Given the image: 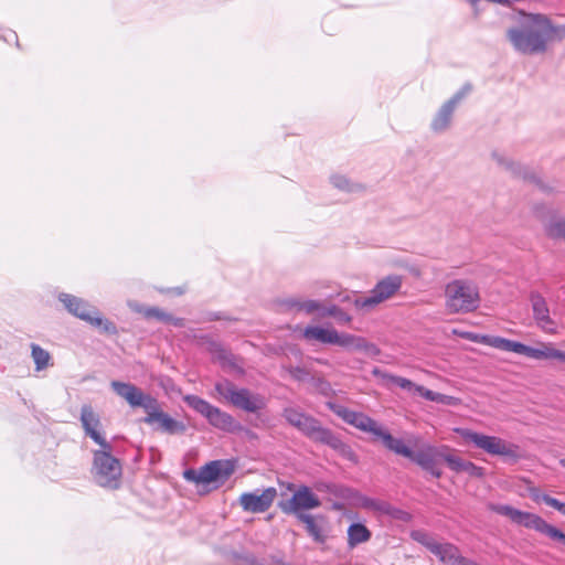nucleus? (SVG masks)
<instances>
[{
  "label": "nucleus",
  "instance_id": "obj_1",
  "mask_svg": "<svg viewBox=\"0 0 565 565\" xmlns=\"http://www.w3.org/2000/svg\"><path fill=\"white\" fill-rule=\"evenodd\" d=\"M110 387L118 396L124 398L130 407L143 408L146 412L143 422L146 424L151 426L156 425V429L170 435L183 433L185 430L183 423L175 420L169 414L164 413L161 409L158 399L152 395L145 393L138 386L131 383L111 381Z\"/></svg>",
  "mask_w": 565,
  "mask_h": 565
},
{
  "label": "nucleus",
  "instance_id": "obj_2",
  "mask_svg": "<svg viewBox=\"0 0 565 565\" xmlns=\"http://www.w3.org/2000/svg\"><path fill=\"white\" fill-rule=\"evenodd\" d=\"M520 19L515 26L507 31V38L513 49L525 55H534L547 50V17L542 13L519 12Z\"/></svg>",
  "mask_w": 565,
  "mask_h": 565
},
{
  "label": "nucleus",
  "instance_id": "obj_3",
  "mask_svg": "<svg viewBox=\"0 0 565 565\" xmlns=\"http://www.w3.org/2000/svg\"><path fill=\"white\" fill-rule=\"evenodd\" d=\"M285 419L308 438L330 446L333 449L344 447L343 443L328 428L320 425L319 420L305 414L296 407H286L282 412Z\"/></svg>",
  "mask_w": 565,
  "mask_h": 565
},
{
  "label": "nucleus",
  "instance_id": "obj_4",
  "mask_svg": "<svg viewBox=\"0 0 565 565\" xmlns=\"http://www.w3.org/2000/svg\"><path fill=\"white\" fill-rule=\"evenodd\" d=\"M480 305L477 285L467 279H454L445 287V307L449 313H468Z\"/></svg>",
  "mask_w": 565,
  "mask_h": 565
},
{
  "label": "nucleus",
  "instance_id": "obj_5",
  "mask_svg": "<svg viewBox=\"0 0 565 565\" xmlns=\"http://www.w3.org/2000/svg\"><path fill=\"white\" fill-rule=\"evenodd\" d=\"M402 285V276L388 275L379 280L369 295L354 298L352 303L359 311L371 312L384 301L393 298L399 291Z\"/></svg>",
  "mask_w": 565,
  "mask_h": 565
},
{
  "label": "nucleus",
  "instance_id": "obj_6",
  "mask_svg": "<svg viewBox=\"0 0 565 565\" xmlns=\"http://www.w3.org/2000/svg\"><path fill=\"white\" fill-rule=\"evenodd\" d=\"M94 480L105 488L116 489L119 487L121 477V465L118 459L111 456V446L94 451L93 461Z\"/></svg>",
  "mask_w": 565,
  "mask_h": 565
},
{
  "label": "nucleus",
  "instance_id": "obj_7",
  "mask_svg": "<svg viewBox=\"0 0 565 565\" xmlns=\"http://www.w3.org/2000/svg\"><path fill=\"white\" fill-rule=\"evenodd\" d=\"M215 391L233 406L247 413H257L266 406L264 396L247 388H239L227 380L217 382Z\"/></svg>",
  "mask_w": 565,
  "mask_h": 565
},
{
  "label": "nucleus",
  "instance_id": "obj_8",
  "mask_svg": "<svg viewBox=\"0 0 565 565\" xmlns=\"http://www.w3.org/2000/svg\"><path fill=\"white\" fill-rule=\"evenodd\" d=\"M58 299L61 302H63L67 311L73 316L86 321L94 327L102 328L106 333H117L116 326L111 321L104 319L99 315V311L87 301L70 294H61Z\"/></svg>",
  "mask_w": 565,
  "mask_h": 565
},
{
  "label": "nucleus",
  "instance_id": "obj_9",
  "mask_svg": "<svg viewBox=\"0 0 565 565\" xmlns=\"http://www.w3.org/2000/svg\"><path fill=\"white\" fill-rule=\"evenodd\" d=\"M455 431L465 440L472 443L477 448L482 449L489 455L510 458L518 457L519 447L500 437L483 435L468 428H456Z\"/></svg>",
  "mask_w": 565,
  "mask_h": 565
},
{
  "label": "nucleus",
  "instance_id": "obj_10",
  "mask_svg": "<svg viewBox=\"0 0 565 565\" xmlns=\"http://www.w3.org/2000/svg\"><path fill=\"white\" fill-rule=\"evenodd\" d=\"M286 488L292 491V495L289 500L279 502L278 507L284 513L298 519L299 514H307L306 511L321 505L320 499L308 486L301 484L296 488L294 483H287Z\"/></svg>",
  "mask_w": 565,
  "mask_h": 565
},
{
  "label": "nucleus",
  "instance_id": "obj_11",
  "mask_svg": "<svg viewBox=\"0 0 565 565\" xmlns=\"http://www.w3.org/2000/svg\"><path fill=\"white\" fill-rule=\"evenodd\" d=\"M184 402L195 412L204 416L212 426L218 429L233 431L237 426L232 415L223 412L216 406H213L196 395L184 396Z\"/></svg>",
  "mask_w": 565,
  "mask_h": 565
},
{
  "label": "nucleus",
  "instance_id": "obj_12",
  "mask_svg": "<svg viewBox=\"0 0 565 565\" xmlns=\"http://www.w3.org/2000/svg\"><path fill=\"white\" fill-rule=\"evenodd\" d=\"M489 509L498 514L508 516L512 522L527 529H533L550 537L554 526L537 514L524 512L507 504H490Z\"/></svg>",
  "mask_w": 565,
  "mask_h": 565
},
{
  "label": "nucleus",
  "instance_id": "obj_13",
  "mask_svg": "<svg viewBox=\"0 0 565 565\" xmlns=\"http://www.w3.org/2000/svg\"><path fill=\"white\" fill-rule=\"evenodd\" d=\"M451 451L447 446L434 447L425 446L418 451H413L411 460L417 463L422 469L429 472L435 478H440L443 471L438 467V460L446 462L447 457H451Z\"/></svg>",
  "mask_w": 565,
  "mask_h": 565
},
{
  "label": "nucleus",
  "instance_id": "obj_14",
  "mask_svg": "<svg viewBox=\"0 0 565 565\" xmlns=\"http://www.w3.org/2000/svg\"><path fill=\"white\" fill-rule=\"evenodd\" d=\"M233 472V468L225 461L213 460L201 467L199 470L188 469L183 476L186 480L198 484H207L218 480L227 479Z\"/></svg>",
  "mask_w": 565,
  "mask_h": 565
},
{
  "label": "nucleus",
  "instance_id": "obj_15",
  "mask_svg": "<svg viewBox=\"0 0 565 565\" xmlns=\"http://www.w3.org/2000/svg\"><path fill=\"white\" fill-rule=\"evenodd\" d=\"M277 497V490L269 487L262 492H244L241 494L238 502L242 509L248 513H263L267 511Z\"/></svg>",
  "mask_w": 565,
  "mask_h": 565
},
{
  "label": "nucleus",
  "instance_id": "obj_16",
  "mask_svg": "<svg viewBox=\"0 0 565 565\" xmlns=\"http://www.w3.org/2000/svg\"><path fill=\"white\" fill-rule=\"evenodd\" d=\"M328 406L337 416L343 419L347 424L352 425L362 431L375 435L381 426L380 424H377V422H375L370 416L363 413L355 412L349 409L345 406L333 403H329Z\"/></svg>",
  "mask_w": 565,
  "mask_h": 565
},
{
  "label": "nucleus",
  "instance_id": "obj_17",
  "mask_svg": "<svg viewBox=\"0 0 565 565\" xmlns=\"http://www.w3.org/2000/svg\"><path fill=\"white\" fill-rule=\"evenodd\" d=\"M529 300L536 326L547 334H556L557 326L550 315V308L545 298L540 292L532 291Z\"/></svg>",
  "mask_w": 565,
  "mask_h": 565
},
{
  "label": "nucleus",
  "instance_id": "obj_18",
  "mask_svg": "<svg viewBox=\"0 0 565 565\" xmlns=\"http://www.w3.org/2000/svg\"><path fill=\"white\" fill-rule=\"evenodd\" d=\"M414 539L422 542L433 554H435L443 563L449 565H458L462 555L459 548L450 543H437L433 539L422 533H415Z\"/></svg>",
  "mask_w": 565,
  "mask_h": 565
},
{
  "label": "nucleus",
  "instance_id": "obj_19",
  "mask_svg": "<svg viewBox=\"0 0 565 565\" xmlns=\"http://www.w3.org/2000/svg\"><path fill=\"white\" fill-rule=\"evenodd\" d=\"M471 90V85L466 84L448 102H446L431 121V129L436 132L445 131L451 121L452 114L460 100Z\"/></svg>",
  "mask_w": 565,
  "mask_h": 565
},
{
  "label": "nucleus",
  "instance_id": "obj_20",
  "mask_svg": "<svg viewBox=\"0 0 565 565\" xmlns=\"http://www.w3.org/2000/svg\"><path fill=\"white\" fill-rule=\"evenodd\" d=\"M483 342L492 348L502 351L523 354L535 360L537 359L539 348L529 347L518 341H513L501 337H484Z\"/></svg>",
  "mask_w": 565,
  "mask_h": 565
},
{
  "label": "nucleus",
  "instance_id": "obj_21",
  "mask_svg": "<svg viewBox=\"0 0 565 565\" xmlns=\"http://www.w3.org/2000/svg\"><path fill=\"white\" fill-rule=\"evenodd\" d=\"M81 422H82V426L87 436H89L102 448H109V443L98 431V427L100 425V419H99V416L94 413L92 406H89V405L82 406Z\"/></svg>",
  "mask_w": 565,
  "mask_h": 565
},
{
  "label": "nucleus",
  "instance_id": "obj_22",
  "mask_svg": "<svg viewBox=\"0 0 565 565\" xmlns=\"http://www.w3.org/2000/svg\"><path fill=\"white\" fill-rule=\"evenodd\" d=\"M297 520L305 524L308 535L311 536L315 542L324 543L327 541L328 536L323 526L326 523L324 515L299 514Z\"/></svg>",
  "mask_w": 565,
  "mask_h": 565
},
{
  "label": "nucleus",
  "instance_id": "obj_23",
  "mask_svg": "<svg viewBox=\"0 0 565 565\" xmlns=\"http://www.w3.org/2000/svg\"><path fill=\"white\" fill-rule=\"evenodd\" d=\"M492 156L501 168L509 171L514 177H519L524 180L534 179V174L526 167L522 166L519 162H515L514 160L508 158L503 153L493 152Z\"/></svg>",
  "mask_w": 565,
  "mask_h": 565
},
{
  "label": "nucleus",
  "instance_id": "obj_24",
  "mask_svg": "<svg viewBox=\"0 0 565 565\" xmlns=\"http://www.w3.org/2000/svg\"><path fill=\"white\" fill-rule=\"evenodd\" d=\"M374 436L380 438L387 449L397 455L404 456L408 459L413 455V450L406 446L402 439L394 438L387 430L383 429L382 426H380Z\"/></svg>",
  "mask_w": 565,
  "mask_h": 565
},
{
  "label": "nucleus",
  "instance_id": "obj_25",
  "mask_svg": "<svg viewBox=\"0 0 565 565\" xmlns=\"http://www.w3.org/2000/svg\"><path fill=\"white\" fill-rule=\"evenodd\" d=\"M446 463L455 472H466L475 478H482L484 476V469L475 465L471 461L465 460L454 454L451 457L446 458Z\"/></svg>",
  "mask_w": 565,
  "mask_h": 565
},
{
  "label": "nucleus",
  "instance_id": "obj_26",
  "mask_svg": "<svg viewBox=\"0 0 565 565\" xmlns=\"http://www.w3.org/2000/svg\"><path fill=\"white\" fill-rule=\"evenodd\" d=\"M348 547L353 550L360 544L366 543L372 537V532L360 522L352 523L347 531Z\"/></svg>",
  "mask_w": 565,
  "mask_h": 565
},
{
  "label": "nucleus",
  "instance_id": "obj_27",
  "mask_svg": "<svg viewBox=\"0 0 565 565\" xmlns=\"http://www.w3.org/2000/svg\"><path fill=\"white\" fill-rule=\"evenodd\" d=\"M372 374L375 377L381 379L385 383L395 384L398 387H401V388H403L405 391H408V392L415 393V387H418V385L413 383L411 380L402 377V376H397V375H393V374L386 373V372L380 370L379 367H374L373 371H372Z\"/></svg>",
  "mask_w": 565,
  "mask_h": 565
},
{
  "label": "nucleus",
  "instance_id": "obj_28",
  "mask_svg": "<svg viewBox=\"0 0 565 565\" xmlns=\"http://www.w3.org/2000/svg\"><path fill=\"white\" fill-rule=\"evenodd\" d=\"M334 329H324L322 327H307L302 335L308 341H318L321 343L332 344Z\"/></svg>",
  "mask_w": 565,
  "mask_h": 565
},
{
  "label": "nucleus",
  "instance_id": "obj_29",
  "mask_svg": "<svg viewBox=\"0 0 565 565\" xmlns=\"http://www.w3.org/2000/svg\"><path fill=\"white\" fill-rule=\"evenodd\" d=\"M31 355L35 363V370L42 371L51 365V354L39 344H31Z\"/></svg>",
  "mask_w": 565,
  "mask_h": 565
},
{
  "label": "nucleus",
  "instance_id": "obj_30",
  "mask_svg": "<svg viewBox=\"0 0 565 565\" xmlns=\"http://www.w3.org/2000/svg\"><path fill=\"white\" fill-rule=\"evenodd\" d=\"M209 352L224 365H233L234 355L227 351L221 343L211 341L207 347Z\"/></svg>",
  "mask_w": 565,
  "mask_h": 565
},
{
  "label": "nucleus",
  "instance_id": "obj_31",
  "mask_svg": "<svg viewBox=\"0 0 565 565\" xmlns=\"http://www.w3.org/2000/svg\"><path fill=\"white\" fill-rule=\"evenodd\" d=\"M286 303L290 308H297L298 310L305 311L307 313H312L315 311H318L321 315V312L323 311V308H324V306H322V303L317 300L299 301V300L290 299Z\"/></svg>",
  "mask_w": 565,
  "mask_h": 565
},
{
  "label": "nucleus",
  "instance_id": "obj_32",
  "mask_svg": "<svg viewBox=\"0 0 565 565\" xmlns=\"http://www.w3.org/2000/svg\"><path fill=\"white\" fill-rule=\"evenodd\" d=\"M536 360H559L565 363V352L553 348L551 343H542Z\"/></svg>",
  "mask_w": 565,
  "mask_h": 565
},
{
  "label": "nucleus",
  "instance_id": "obj_33",
  "mask_svg": "<svg viewBox=\"0 0 565 565\" xmlns=\"http://www.w3.org/2000/svg\"><path fill=\"white\" fill-rule=\"evenodd\" d=\"M331 183L334 188L345 192H356L362 189L360 184L353 183L347 177L340 174L332 175Z\"/></svg>",
  "mask_w": 565,
  "mask_h": 565
},
{
  "label": "nucleus",
  "instance_id": "obj_34",
  "mask_svg": "<svg viewBox=\"0 0 565 565\" xmlns=\"http://www.w3.org/2000/svg\"><path fill=\"white\" fill-rule=\"evenodd\" d=\"M546 235L551 238L565 239V220H553L545 226Z\"/></svg>",
  "mask_w": 565,
  "mask_h": 565
},
{
  "label": "nucleus",
  "instance_id": "obj_35",
  "mask_svg": "<svg viewBox=\"0 0 565 565\" xmlns=\"http://www.w3.org/2000/svg\"><path fill=\"white\" fill-rule=\"evenodd\" d=\"M138 312H141L147 319H157L160 321H170L171 315L162 311L159 308L151 307V308H141V307H132Z\"/></svg>",
  "mask_w": 565,
  "mask_h": 565
},
{
  "label": "nucleus",
  "instance_id": "obj_36",
  "mask_svg": "<svg viewBox=\"0 0 565 565\" xmlns=\"http://www.w3.org/2000/svg\"><path fill=\"white\" fill-rule=\"evenodd\" d=\"M321 317H334L341 322H350L351 317L344 312L340 307L335 305H331L329 307H324L323 311L321 312Z\"/></svg>",
  "mask_w": 565,
  "mask_h": 565
},
{
  "label": "nucleus",
  "instance_id": "obj_37",
  "mask_svg": "<svg viewBox=\"0 0 565 565\" xmlns=\"http://www.w3.org/2000/svg\"><path fill=\"white\" fill-rule=\"evenodd\" d=\"M354 335L350 333H339L337 330L333 331L332 344L340 345L345 349H351Z\"/></svg>",
  "mask_w": 565,
  "mask_h": 565
},
{
  "label": "nucleus",
  "instance_id": "obj_38",
  "mask_svg": "<svg viewBox=\"0 0 565 565\" xmlns=\"http://www.w3.org/2000/svg\"><path fill=\"white\" fill-rule=\"evenodd\" d=\"M309 383L312 385L315 391H317L318 393H320L322 395H329V393L331 392L330 383L320 376L312 375L310 377Z\"/></svg>",
  "mask_w": 565,
  "mask_h": 565
},
{
  "label": "nucleus",
  "instance_id": "obj_39",
  "mask_svg": "<svg viewBox=\"0 0 565 565\" xmlns=\"http://www.w3.org/2000/svg\"><path fill=\"white\" fill-rule=\"evenodd\" d=\"M354 340L355 341H353V343L351 345V349H354V350H358V351H365V352H369V353H372V354L379 353L377 348L374 344L369 343L367 341H365V339H363L361 337L354 335Z\"/></svg>",
  "mask_w": 565,
  "mask_h": 565
},
{
  "label": "nucleus",
  "instance_id": "obj_40",
  "mask_svg": "<svg viewBox=\"0 0 565 565\" xmlns=\"http://www.w3.org/2000/svg\"><path fill=\"white\" fill-rule=\"evenodd\" d=\"M533 499L536 501L542 500L545 504L556 509L563 515H565V503L558 501L557 499H555L548 494H542V495L533 494Z\"/></svg>",
  "mask_w": 565,
  "mask_h": 565
},
{
  "label": "nucleus",
  "instance_id": "obj_41",
  "mask_svg": "<svg viewBox=\"0 0 565 565\" xmlns=\"http://www.w3.org/2000/svg\"><path fill=\"white\" fill-rule=\"evenodd\" d=\"M287 371L292 379L298 382H310V377L312 376L307 369L300 366H290Z\"/></svg>",
  "mask_w": 565,
  "mask_h": 565
},
{
  "label": "nucleus",
  "instance_id": "obj_42",
  "mask_svg": "<svg viewBox=\"0 0 565 565\" xmlns=\"http://www.w3.org/2000/svg\"><path fill=\"white\" fill-rule=\"evenodd\" d=\"M548 31H547V43L553 40H563L565 38V25H553L551 20L547 18Z\"/></svg>",
  "mask_w": 565,
  "mask_h": 565
},
{
  "label": "nucleus",
  "instance_id": "obj_43",
  "mask_svg": "<svg viewBox=\"0 0 565 565\" xmlns=\"http://www.w3.org/2000/svg\"><path fill=\"white\" fill-rule=\"evenodd\" d=\"M362 505L364 508L374 509V510H377V511H381V512H385V513L388 512V504H386L384 502H380V501L374 500V499L364 498L362 500Z\"/></svg>",
  "mask_w": 565,
  "mask_h": 565
},
{
  "label": "nucleus",
  "instance_id": "obj_44",
  "mask_svg": "<svg viewBox=\"0 0 565 565\" xmlns=\"http://www.w3.org/2000/svg\"><path fill=\"white\" fill-rule=\"evenodd\" d=\"M415 393L423 396L427 401L436 402L437 392L428 390L423 385H418V387H415Z\"/></svg>",
  "mask_w": 565,
  "mask_h": 565
},
{
  "label": "nucleus",
  "instance_id": "obj_45",
  "mask_svg": "<svg viewBox=\"0 0 565 565\" xmlns=\"http://www.w3.org/2000/svg\"><path fill=\"white\" fill-rule=\"evenodd\" d=\"M436 403L455 406L459 404V398L455 396L445 395L441 393H437Z\"/></svg>",
  "mask_w": 565,
  "mask_h": 565
},
{
  "label": "nucleus",
  "instance_id": "obj_46",
  "mask_svg": "<svg viewBox=\"0 0 565 565\" xmlns=\"http://www.w3.org/2000/svg\"><path fill=\"white\" fill-rule=\"evenodd\" d=\"M550 539H552L554 541H559L565 545V533H563L561 530H558L555 526L550 535Z\"/></svg>",
  "mask_w": 565,
  "mask_h": 565
},
{
  "label": "nucleus",
  "instance_id": "obj_47",
  "mask_svg": "<svg viewBox=\"0 0 565 565\" xmlns=\"http://www.w3.org/2000/svg\"><path fill=\"white\" fill-rule=\"evenodd\" d=\"M168 323H171L173 324L174 327H183V319L181 318H174L171 316V320L170 321H167Z\"/></svg>",
  "mask_w": 565,
  "mask_h": 565
},
{
  "label": "nucleus",
  "instance_id": "obj_48",
  "mask_svg": "<svg viewBox=\"0 0 565 565\" xmlns=\"http://www.w3.org/2000/svg\"><path fill=\"white\" fill-rule=\"evenodd\" d=\"M317 489H318V490H322V489L330 490V489H331V486H330V484L321 483V484H318V486H317Z\"/></svg>",
  "mask_w": 565,
  "mask_h": 565
},
{
  "label": "nucleus",
  "instance_id": "obj_49",
  "mask_svg": "<svg viewBox=\"0 0 565 565\" xmlns=\"http://www.w3.org/2000/svg\"><path fill=\"white\" fill-rule=\"evenodd\" d=\"M559 463H561V466H562V467H564V468H565V459H561V460H559Z\"/></svg>",
  "mask_w": 565,
  "mask_h": 565
}]
</instances>
